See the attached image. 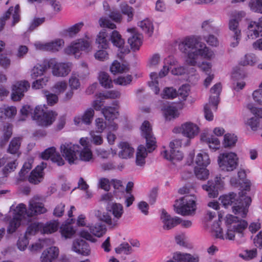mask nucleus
<instances>
[{
  "mask_svg": "<svg viewBox=\"0 0 262 262\" xmlns=\"http://www.w3.org/2000/svg\"><path fill=\"white\" fill-rule=\"evenodd\" d=\"M257 61V58L255 55L252 54H246L241 59L239 64L245 66L247 65L253 66Z\"/></svg>",
  "mask_w": 262,
  "mask_h": 262,
  "instance_id": "52",
  "label": "nucleus"
},
{
  "mask_svg": "<svg viewBox=\"0 0 262 262\" xmlns=\"http://www.w3.org/2000/svg\"><path fill=\"white\" fill-rule=\"evenodd\" d=\"M247 37L249 39H255L262 37V26L258 21H250L247 27Z\"/></svg>",
  "mask_w": 262,
  "mask_h": 262,
  "instance_id": "23",
  "label": "nucleus"
},
{
  "mask_svg": "<svg viewBox=\"0 0 262 262\" xmlns=\"http://www.w3.org/2000/svg\"><path fill=\"white\" fill-rule=\"evenodd\" d=\"M195 125L192 123L188 122L182 124L181 126L175 127L173 132L174 133H182L184 136L187 137L186 146L190 145V139L193 138L194 136V128Z\"/></svg>",
  "mask_w": 262,
  "mask_h": 262,
  "instance_id": "16",
  "label": "nucleus"
},
{
  "mask_svg": "<svg viewBox=\"0 0 262 262\" xmlns=\"http://www.w3.org/2000/svg\"><path fill=\"white\" fill-rule=\"evenodd\" d=\"M113 215V218L108 214V212L102 213L100 211H98L96 214L98 217L103 222H105L109 227L113 228L118 224V221L121 217L124 210L123 206L119 203H113L110 207V209H107Z\"/></svg>",
  "mask_w": 262,
  "mask_h": 262,
  "instance_id": "6",
  "label": "nucleus"
},
{
  "mask_svg": "<svg viewBox=\"0 0 262 262\" xmlns=\"http://www.w3.org/2000/svg\"><path fill=\"white\" fill-rule=\"evenodd\" d=\"M120 8L122 13L127 16V21H131L134 16V9L133 7L128 6L126 3H123L120 5Z\"/></svg>",
  "mask_w": 262,
  "mask_h": 262,
  "instance_id": "48",
  "label": "nucleus"
},
{
  "mask_svg": "<svg viewBox=\"0 0 262 262\" xmlns=\"http://www.w3.org/2000/svg\"><path fill=\"white\" fill-rule=\"evenodd\" d=\"M195 192L196 189L194 187L185 186L179 189L180 194H189V195H186L175 201L173 206L177 213L187 215L194 212L195 209V203L194 199Z\"/></svg>",
  "mask_w": 262,
  "mask_h": 262,
  "instance_id": "3",
  "label": "nucleus"
},
{
  "mask_svg": "<svg viewBox=\"0 0 262 262\" xmlns=\"http://www.w3.org/2000/svg\"><path fill=\"white\" fill-rule=\"evenodd\" d=\"M38 232L42 233V223L35 222L29 225L27 229L25 234L27 236H31L35 235Z\"/></svg>",
  "mask_w": 262,
  "mask_h": 262,
  "instance_id": "41",
  "label": "nucleus"
},
{
  "mask_svg": "<svg viewBox=\"0 0 262 262\" xmlns=\"http://www.w3.org/2000/svg\"><path fill=\"white\" fill-rule=\"evenodd\" d=\"M141 135L146 139V147L149 152H152L156 147V140L152 133L149 122L145 121L141 126Z\"/></svg>",
  "mask_w": 262,
  "mask_h": 262,
  "instance_id": "13",
  "label": "nucleus"
},
{
  "mask_svg": "<svg viewBox=\"0 0 262 262\" xmlns=\"http://www.w3.org/2000/svg\"><path fill=\"white\" fill-rule=\"evenodd\" d=\"M69 85L72 90H77L80 86V83L78 79V75L72 73L70 79Z\"/></svg>",
  "mask_w": 262,
  "mask_h": 262,
  "instance_id": "61",
  "label": "nucleus"
},
{
  "mask_svg": "<svg viewBox=\"0 0 262 262\" xmlns=\"http://www.w3.org/2000/svg\"><path fill=\"white\" fill-rule=\"evenodd\" d=\"M162 155L165 159L170 161H180L183 158V153L179 150H174V151L170 150L169 152L167 150H164L162 152Z\"/></svg>",
  "mask_w": 262,
  "mask_h": 262,
  "instance_id": "36",
  "label": "nucleus"
},
{
  "mask_svg": "<svg viewBox=\"0 0 262 262\" xmlns=\"http://www.w3.org/2000/svg\"><path fill=\"white\" fill-rule=\"evenodd\" d=\"M200 37H198V56L211 60L214 57L215 54L212 50L208 47L205 43L199 42Z\"/></svg>",
  "mask_w": 262,
  "mask_h": 262,
  "instance_id": "26",
  "label": "nucleus"
},
{
  "mask_svg": "<svg viewBox=\"0 0 262 262\" xmlns=\"http://www.w3.org/2000/svg\"><path fill=\"white\" fill-rule=\"evenodd\" d=\"M89 229L91 233L99 237L104 234L106 231L105 226L100 223L91 226Z\"/></svg>",
  "mask_w": 262,
  "mask_h": 262,
  "instance_id": "42",
  "label": "nucleus"
},
{
  "mask_svg": "<svg viewBox=\"0 0 262 262\" xmlns=\"http://www.w3.org/2000/svg\"><path fill=\"white\" fill-rule=\"evenodd\" d=\"M241 193H239V196H237L236 194L231 192L220 196V200L226 208L231 206L232 212L235 216L245 218L252 200L250 197L246 195L243 192Z\"/></svg>",
  "mask_w": 262,
  "mask_h": 262,
  "instance_id": "1",
  "label": "nucleus"
},
{
  "mask_svg": "<svg viewBox=\"0 0 262 262\" xmlns=\"http://www.w3.org/2000/svg\"><path fill=\"white\" fill-rule=\"evenodd\" d=\"M118 106L114 107L106 106L102 108V113L105 119L108 121L114 120L118 116Z\"/></svg>",
  "mask_w": 262,
  "mask_h": 262,
  "instance_id": "34",
  "label": "nucleus"
},
{
  "mask_svg": "<svg viewBox=\"0 0 262 262\" xmlns=\"http://www.w3.org/2000/svg\"><path fill=\"white\" fill-rule=\"evenodd\" d=\"M46 211L47 209L42 203L36 202L35 200H31L29 202L28 209H26V215L32 217L38 214L44 213Z\"/></svg>",
  "mask_w": 262,
  "mask_h": 262,
  "instance_id": "22",
  "label": "nucleus"
},
{
  "mask_svg": "<svg viewBox=\"0 0 262 262\" xmlns=\"http://www.w3.org/2000/svg\"><path fill=\"white\" fill-rule=\"evenodd\" d=\"M196 37L195 36L186 37L179 45L181 52L187 54L186 61L190 66H195L196 63Z\"/></svg>",
  "mask_w": 262,
  "mask_h": 262,
  "instance_id": "7",
  "label": "nucleus"
},
{
  "mask_svg": "<svg viewBox=\"0 0 262 262\" xmlns=\"http://www.w3.org/2000/svg\"><path fill=\"white\" fill-rule=\"evenodd\" d=\"M118 147L121 149L119 152V157L122 159L130 158L134 155V149L126 142H121Z\"/></svg>",
  "mask_w": 262,
  "mask_h": 262,
  "instance_id": "31",
  "label": "nucleus"
},
{
  "mask_svg": "<svg viewBox=\"0 0 262 262\" xmlns=\"http://www.w3.org/2000/svg\"><path fill=\"white\" fill-rule=\"evenodd\" d=\"M30 88L27 81H18L12 86L11 98L13 101H18L24 96V93Z\"/></svg>",
  "mask_w": 262,
  "mask_h": 262,
  "instance_id": "17",
  "label": "nucleus"
},
{
  "mask_svg": "<svg viewBox=\"0 0 262 262\" xmlns=\"http://www.w3.org/2000/svg\"><path fill=\"white\" fill-rule=\"evenodd\" d=\"M49 80V77L45 76L44 77L36 80L32 83V87L35 89H40L47 85Z\"/></svg>",
  "mask_w": 262,
  "mask_h": 262,
  "instance_id": "62",
  "label": "nucleus"
},
{
  "mask_svg": "<svg viewBox=\"0 0 262 262\" xmlns=\"http://www.w3.org/2000/svg\"><path fill=\"white\" fill-rule=\"evenodd\" d=\"M60 232L63 237L68 238L74 234L75 230L70 225H65L61 228Z\"/></svg>",
  "mask_w": 262,
  "mask_h": 262,
  "instance_id": "60",
  "label": "nucleus"
},
{
  "mask_svg": "<svg viewBox=\"0 0 262 262\" xmlns=\"http://www.w3.org/2000/svg\"><path fill=\"white\" fill-rule=\"evenodd\" d=\"M249 6L252 11L262 14V0H250Z\"/></svg>",
  "mask_w": 262,
  "mask_h": 262,
  "instance_id": "54",
  "label": "nucleus"
},
{
  "mask_svg": "<svg viewBox=\"0 0 262 262\" xmlns=\"http://www.w3.org/2000/svg\"><path fill=\"white\" fill-rule=\"evenodd\" d=\"M239 179V183L241 187L246 191H249L250 189V182L246 179V174L244 170H240L237 173Z\"/></svg>",
  "mask_w": 262,
  "mask_h": 262,
  "instance_id": "40",
  "label": "nucleus"
},
{
  "mask_svg": "<svg viewBox=\"0 0 262 262\" xmlns=\"http://www.w3.org/2000/svg\"><path fill=\"white\" fill-rule=\"evenodd\" d=\"M172 258L167 262H195V258L191 254L181 252L174 253Z\"/></svg>",
  "mask_w": 262,
  "mask_h": 262,
  "instance_id": "33",
  "label": "nucleus"
},
{
  "mask_svg": "<svg viewBox=\"0 0 262 262\" xmlns=\"http://www.w3.org/2000/svg\"><path fill=\"white\" fill-rule=\"evenodd\" d=\"M222 84L220 82L214 84L210 89L209 102L211 103L214 110H217L220 102V95L222 91Z\"/></svg>",
  "mask_w": 262,
  "mask_h": 262,
  "instance_id": "24",
  "label": "nucleus"
},
{
  "mask_svg": "<svg viewBox=\"0 0 262 262\" xmlns=\"http://www.w3.org/2000/svg\"><path fill=\"white\" fill-rule=\"evenodd\" d=\"M46 167V164L42 163L41 165H38L30 173L28 177V181L30 183L37 184L40 183L43 179V170Z\"/></svg>",
  "mask_w": 262,
  "mask_h": 262,
  "instance_id": "27",
  "label": "nucleus"
},
{
  "mask_svg": "<svg viewBox=\"0 0 262 262\" xmlns=\"http://www.w3.org/2000/svg\"><path fill=\"white\" fill-rule=\"evenodd\" d=\"M127 31L132 33V36L128 39V42L129 43L131 48L135 50H138L142 43L143 36L136 31L134 28H129Z\"/></svg>",
  "mask_w": 262,
  "mask_h": 262,
  "instance_id": "25",
  "label": "nucleus"
},
{
  "mask_svg": "<svg viewBox=\"0 0 262 262\" xmlns=\"http://www.w3.org/2000/svg\"><path fill=\"white\" fill-rule=\"evenodd\" d=\"M64 45V41L61 39H56L48 42V51H58Z\"/></svg>",
  "mask_w": 262,
  "mask_h": 262,
  "instance_id": "50",
  "label": "nucleus"
},
{
  "mask_svg": "<svg viewBox=\"0 0 262 262\" xmlns=\"http://www.w3.org/2000/svg\"><path fill=\"white\" fill-rule=\"evenodd\" d=\"M241 216L227 214L225 218L227 227L224 239L240 241L244 237V231L248 226V223L244 220L239 219Z\"/></svg>",
  "mask_w": 262,
  "mask_h": 262,
  "instance_id": "4",
  "label": "nucleus"
},
{
  "mask_svg": "<svg viewBox=\"0 0 262 262\" xmlns=\"http://www.w3.org/2000/svg\"><path fill=\"white\" fill-rule=\"evenodd\" d=\"M100 84L105 88H110L112 86L113 82L108 74L104 72H101L99 75Z\"/></svg>",
  "mask_w": 262,
  "mask_h": 262,
  "instance_id": "46",
  "label": "nucleus"
},
{
  "mask_svg": "<svg viewBox=\"0 0 262 262\" xmlns=\"http://www.w3.org/2000/svg\"><path fill=\"white\" fill-rule=\"evenodd\" d=\"M108 33L105 30H103L99 32L97 36L96 41L99 48L107 49L108 47L109 40H111L113 45L117 47L121 53L127 54L129 53V49L123 48L124 41L118 31L116 30L112 31L110 38L108 39Z\"/></svg>",
  "mask_w": 262,
  "mask_h": 262,
  "instance_id": "5",
  "label": "nucleus"
},
{
  "mask_svg": "<svg viewBox=\"0 0 262 262\" xmlns=\"http://www.w3.org/2000/svg\"><path fill=\"white\" fill-rule=\"evenodd\" d=\"M147 155L146 149L143 145L138 146L136 154V164L142 166L145 164V158Z\"/></svg>",
  "mask_w": 262,
  "mask_h": 262,
  "instance_id": "35",
  "label": "nucleus"
},
{
  "mask_svg": "<svg viewBox=\"0 0 262 262\" xmlns=\"http://www.w3.org/2000/svg\"><path fill=\"white\" fill-rule=\"evenodd\" d=\"M3 135L2 137L0 142L1 146H2L9 140L12 134V125L7 123L4 126Z\"/></svg>",
  "mask_w": 262,
  "mask_h": 262,
  "instance_id": "44",
  "label": "nucleus"
},
{
  "mask_svg": "<svg viewBox=\"0 0 262 262\" xmlns=\"http://www.w3.org/2000/svg\"><path fill=\"white\" fill-rule=\"evenodd\" d=\"M21 138L14 137L10 142L8 151L11 154H17L21 145Z\"/></svg>",
  "mask_w": 262,
  "mask_h": 262,
  "instance_id": "43",
  "label": "nucleus"
},
{
  "mask_svg": "<svg viewBox=\"0 0 262 262\" xmlns=\"http://www.w3.org/2000/svg\"><path fill=\"white\" fill-rule=\"evenodd\" d=\"M58 226V223L56 221H51L46 224L42 223V234H50L56 231Z\"/></svg>",
  "mask_w": 262,
  "mask_h": 262,
  "instance_id": "39",
  "label": "nucleus"
},
{
  "mask_svg": "<svg viewBox=\"0 0 262 262\" xmlns=\"http://www.w3.org/2000/svg\"><path fill=\"white\" fill-rule=\"evenodd\" d=\"M165 118L166 120H171V119L178 117L179 113L177 108L173 105H168L162 109Z\"/></svg>",
  "mask_w": 262,
  "mask_h": 262,
  "instance_id": "38",
  "label": "nucleus"
},
{
  "mask_svg": "<svg viewBox=\"0 0 262 262\" xmlns=\"http://www.w3.org/2000/svg\"><path fill=\"white\" fill-rule=\"evenodd\" d=\"M138 26L145 33L151 36L154 31V26L152 22L148 19H144L139 23Z\"/></svg>",
  "mask_w": 262,
  "mask_h": 262,
  "instance_id": "45",
  "label": "nucleus"
},
{
  "mask_svg": "<svg viewBox=\"0 0 262 262\" xmlns=\"http://www.w3.org/2000/svg\"><path fill=\"white\" fill-rule=\"evenodd\" d=\"M29 244V239L27 235L25 234L23 236L20 237L17 241V246L18 248L21 250H25Z\"/></svg>",
  "mask_w": 262,
  "mask_h": 262,
  "instance_id": "64",
  "label": "nucleus"
},
{
  "mask_svg": "<svg viewBox=\"0 0 262 262\" xmlns=\"http://www.w3.org/2000/svg\"><path fill=\"white\" fill-rule=\"evenodd\" d=\"M43 159H50L51 161L57 164L58 166H62L64 164V161L60 155L56 150L54 147H51L46 149L41 154Z\"/></svg>",
  "mask_w": 262,
  "mask_h": 262,
  "instance_id": "19",
  "label": "nucleus"
},
{
  "mask_svg": "<svg viewBox=\"0 0 262 262\" xmlns=\"http://www.w3.org/2000/svg\"><path fill=\"white\" fill-rule=\"evenodd\" d=\"M17 113L16 107L4 105L0 107V121H4L6 119L14 118Z\"/></svg>",
  "mask_w": 262,
  "mask_h": 262,
  "instance_id": "30",
  "label": "nucleus"
},
{
  "mask_svg": "<svg viewBox=\"0 0 262 262\" xmlns=\"http://www.w3.org/2000/svg\"><path fill=\"white\" fill-rule=\"evenodd\" d=\"M43 93L48 105L53 106L57 103L58 101V95L55 93H51L48 91H44Z\"/></svg>",
  "mask_w": 262,
  "mask_h": 262,
  "instance_id": "53",
  "label": "nucleus"
},
{
  "mask_svg": "<svg viewBox=\"0 0 262 262\" xmlns=\"http://www.w3.org/2000/svg\"><path fill=\"white\" fill-rule=\"evenodd\" d=\"M161 95L163 98L173 99L177 97L178 93L175 89L172 87H167L164 89Z\"/></svg>",
  "mask_w": 262,
  "mask_h": 262,
  "instance_id": "57",
  "label": "nucleus"
},
{
  "mask_svg": "<svg viewBox=\"0 0 262 262\" xmlns=\"http://www.w3.org/2000/svg\"><path fill=\"white\" fill-rule=\"evenodd\" d=\"M161 219L163 224V228L166 230H169L181 223L180 217H171L164 209L162 211Z\"/></svg>",
  "mask_w": 262,
  "mask_h": 262,
  "instance_id": "21",
  "label": "nucleus"
},
{
  "mask_svg": "<svg viewBox=\"0 0 262 262\" xmlns=\"http://www.w3.org/2000/svg\"><path fill=\"white\" fill-rule=\"evenodd\" d=\"M90 38L79 39L72 42L70 46L64 50V53L68 55H73L75 58H78L81 55V51H88L90 48Z\"/></svg>",
  "mask_w": 262,
  "mask_h": 262,
  "instance_id": "9",
  "label": "nucleus"
},
{
  "mask_svg": "<svg viewBox=\"0 0 262 262\" xmlns=\"http://www.w3.org/2000/svg\"><path fill=\"white\" fill-rule=\"evenodd\" d=\"M26 213V206L25 204H18L14 210L13 219L10 221L7 228V232L9 234L16 231L20 225L23 219L25 217Z\"/></svg>",
  "mask_w": 262,
  "mask_h": 262,
  "instance_id": "11",
  "label": "nucleus"
},
{
  "mask_svg": "<svg viewBox=\"0 0 262 262\" xmlns=\"http://www.w3.org/2000/svg\"><path fill=\"white\" fill-rule=\"evenodd\" d=\"M224 185V182L221 177L216 176L214 182L209 181L207 184L202 185V188L208 192L210 198H214L218 196L219 191L222 189Z\"/></svg>",
  "mask_w": 262,
  "mask_h": 262,
  "instance_id": "14",
  "label": "nucleus"
},
{
  "mask_svg": "<svg viewBox=\"0 0 262 262\" xmlns=\"http://www.w3.org/2000/svg\"><path fill=\"white\" fill-rule=\"evenodd\" d=\"M217 161L220 169L223 171H232L238 165V157L233 152L221 153L217 157Z\"/></svg>",
  "mask_w": 262,
  "mask_h": 262,
  "instance_id": "8",
  "label": "nucleus"
},
{
  "mask_svg": "<svg viewBox=\"0 0 262 262\" xmlns=\"http://www.w3.org/2000/svg\"><path fill=\"white\" fill-rule=\"evenodd\" d=\"M72 250L78 254L83 256H89L91 254V249L88 243L83 239H76L74 241Z\"/></svg>",
  "mask_w": 262,
  "mask_h": 262,
  "instance_id": "20",
  "label": "nucleus"
},
{
  "mask_svg": "<svg viewBox=\"0 0 262 262\" xmlns=\"http://www.w3.org/2000/svg\"><path fill=\"white\" fill-rule=\"evenodd\" d=\"M115 251L118 254H129L132 252V247L127 243H123L117 247Z\"/></svg>",
  "mask_w": 262,
  "mask_h": 262,
  "instance_id": "59",
  "label": "nucleus"
},
{
  "mask_svg": "<svg viewBox=\"0 0 262 262\" xmlns=\"http://www.w3.org/2000/svg\"><path fill=\"white\" fill-rule=\"evenodd\" d=\"M110 70L114 74L126 72L129 70L128 66L121 64L117 60L114 61L110 67Z\"/></svg>",
  "mask_w": 262,
  "mask_h": 262,
  "instance_id": "37",
  "label": "nucleus"
},
{
  "mask_svg": "<svg viewBox=\"0 0 262 262\" xmlns=\"http://www.w3.org/2000/svg\"><path fill=\"white\" fill-rule=\"evenodd\" d=\"M211 107H212V110L214 111L212 104L210 103L209 102L204 105L203 109L205 118L209 121L213 120L214 117L213 114ZM215 111L216 110H215Z\"/></svg>",
  "mask_w": 262,
  "mask_h": 262,
  "instance_id": "56",
  "label": "nucleus"
},
{
  "mask_svg": "<svg viewBox=\"0 0 262 262\" xmlns=\"http://www.w3.org/2000/svg\"><path fill=\"white\" fill-rule=\"evenodd\" d=\"M48 63L45 65L37 64L33 67L31 71V77L35 79L37 77L42 75L47 69Z\"/></svg>",
  "mask_w": 262,
  "mask_h": 262,
  "instance_id": "51",
  "label": "nucleus"
},
{
  "mask_svg": "<svg viewBox=\"0 0 262 262\" xmlns=\"http://www.w3.org/2000/svg\"><path fill=\"white\" fill-rule=\"evenodd\" d=\"M170 69H171V67L170 68L168 66L164 65L159 72L158 75L155 72L150 73V78L151 81L148 82V85L156 94H158L160 91L158 82L159 77L162 78L165 77L168 73Z\"/></svg>",
  "mask_w": 262,
  "mask_h": 262,
  "instance_id": "15",
  "label": "nucleus"
},
{
  "mask_svg": "<svg viewBox=\"0 0 262 262\" xmlns=\"http://www.w3.org/2000/svg\"><path fill=\"white\" fill-rule=\"evenodd\" d=\"M59 255V250L56 247H51L43 251L40 259L42 262H52Z\"/></svg>",
  "mask_w": 262,
  "mask_h": 262,
  "instance_id": "29",
  "label": "nucleus"
},
{
  "mask_svg": "<svg viewBox=\"0 0 262 262\" xmlns=\"http://www.w3.org/2000/svg\"><path fill=\"white\" fill-rule=\"evenodd\" d=\"M5 166L3 169V174L7 176L9 173L14 171L18 163L16 162V159L12 158L11 156L5 155Z\"/></svg>",
  "mask_w": 262,
  "mask_h": 262,
  "instance_id": "32",
  "label": "nucleus"
},
{
  "mask_svg": "<svg viewBox=\"0 0 262 262\" xmlns=\"http://www.w3.org/2000/svg\"><path fill=\"white\" fill-rule=\"evenodd\" d=\"M94 115V110L92 108H89L86 110L81 117L78 116L74 118V123L77 125L83 123L86 125H89L92 123Z\"/></svg>",
  "mask_w": 262,
  "mask_h": 262,
  "instance_id": "28",
  "label": "nucleus"
},
{
  "mask_svg": "<svg viewBox=\"0 0 262 262\" xmlns=\"http://www.w3.org/2000/svg\"><path fill=\"white\" fill-rule=\"evenodd\" d=\"M11 16L13 18L12 26H13L19 21V6L18 5H16L14 8L12 7L9 8L4 16L0 18V31L2 30L5 26L6 20Z\"/></svg>",
  "mask_w": 262,
  "mask_h": 262,
  "instance_id": "18",
  "label": "nucleus"
},
{
  "mask_svg": "<svg viewBox=\"0 0 262 262\" xmlns=\"http://www.w3.org/2000/svg\"><path fill=\"white\" fill-rule=\"evenodd\" d=\"M67 88V83L65 81L57 82L53 86V91L57 95L63 93Z\"/></svg>",
  "mask_w": 262,
  "mask_h": 262,
  "instance_id": "58",
  "label": "nucleus"
},
{
  "mask_svg": "<svg viewBox=\"0 0 262 262\" xmlns=\"http://www.w3.org/2000/svg\"><path fill=\"white\" fill-rule=\"evenodd\" d=\"M80 158L82 161H89L92 159L93 155L90 148H84L79 154Z\"/></svg>",
  "mask_w": 262,
  "mask_h": 262,
  "instance_id": "63",
  "label": "nucleus"
},
{
  "mask_svg": "<svg viewBox=\"0 0 262 262\" xmlns=\"http://www.w3.org/2000/svg\"><path fill=\"white\" fill-rule=\"evenodd\" d=\"M60 149L62 155L69 164H74L78 160L77 156L80 150V147L78 144L66 142L60 145Z\"/></svg>",
  "mask_w": 262,
  "mask_h": 262,
  "instance_id": "10",
  "label": "nucleus"
},
{
  "mask_svg": "<svg viewBox=\"0 0 262 262\" xmlns=\"http://www.w3.org/2000/svg\"><path fill=\"white\" fill-rule=\"evenodd\" d=\"M48 67L51 68L52 74L57 77H65L71 72L72 63L70 62H57L54 59L48 61Z\"/></svg>",
  "mask_w": 262,
  "mask_h": 262,
  "instance_id": "12",
  "label": "nucleus"
},
{
  "mask_svg": "<svg viewBox=\"0 0 262 262\" xmlns=\"http://www.w3.org/2000/svg\"><path fill=\"white\" fill-rule=\"evenodd\" d=\"M33 108L30 105H24L20 110L22 115L27 116L31 114L33 120L42 126L50 125L55 121L57 114L53 111H48L46 105L37 106L32 113Z\"/></svg>",
  "mask_w": 262,
  "mask_h": 262,
  "instance_id": "2",
  "label": "nucleus"
},
{
  "mask_svg": "<svg viewBox=\"0 0 262 262\" xmlns=\"http://www.w3.org/2000/svg\"><path fill=\"white\" fill-rule=\"evenodd\" d=\"M237 140V137L234 135L226 134L224 136V146L225 147H233L235 145Z\"/></svg>",
  "mask_w": 262,
  "mask_h": 262,
  "instance_id": "55",
  "label": "nucleus"
},
{
  "mask_svg": "<svg viewBox=\"0 0 262 262\" xmlns=\"http://www.w3.org/2000/svg\"><path fill=\"white\" fill-rule=\"evenodd\" d=\"M210 162V160L207 152L201 151L198 154V166L206 167Z\"/></svg>",
  "mask_w": 262,
  "mask_h": 262,
  "instance_id": "47",
  "label": "nucleus"
},
{
  "mask_svg": "<svg viewBox=\"0 0 262 262\" xmlns=\"http://www.w3.org/2000/svg\"><path fill=\"white\" fill-rule=\"evenodd\" d=\"M223 217V215L220 213L219 214V219ZM220 221L217 222H215L213 224L211 230L212 231L215 233V236L217 238H219L222 239H224V234L223 232V230L221 228Z\"/></svg>",
  "mask_w": 262,
  "mask_h": 262,
  "instance_id": "49",
  "label": "nucleus"
}]
</instances>
